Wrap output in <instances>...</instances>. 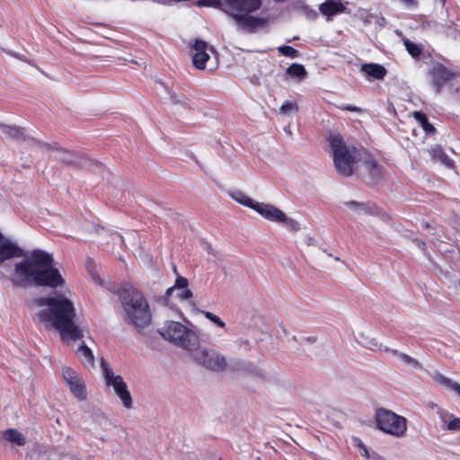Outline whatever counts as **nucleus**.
I'll return each instance as SVG.
<instances>
[{
    "mask_svg": "<svg viewBox=\"0 0 460 460\" xmlns=\"http://www.w3.org/2000/svg\"><path fill=\"white\" fill-rule=\"evenodd\" d=\"M429 154L433 161L440 162L447 167L454 165V161L446 154L440 145H436L429 149Z\"/></svg>",
    "mask_w": 460,
    "mask_h": 460,
    "instance_id": "obj_21",
    "label": "nucleus"
},
{
    "mask_svg": "<svg viewBox=\"0 0 460 460\" xmlns=\"http://www.w3.org/2000/svg\"><path fill=\"white\" fill-rule=\"evenodd\" d=\"M174 272L177 273V268L174 266Z\"/></svg>",
    "mask_w": 460,
    "mask_h": 460,
    "instance_id": "obj_43",
    "label": "nucleus"
},
{
    "mask_svg": "<svg viewBox=\"0 0 460 460\" xmlns=\"http://www.w3.org/2000/svg\"><path fill=\"white\" fill-rule=\"evenodd\" d=\"M286 75L302 80L306 77L307 72L302 64L293 63L286 69Z\"/></svg>",
    "mask_w": 460,
    "mask_h": 460,
    "instance_id": "obj_29",
    "label": "nucleus"
},
{
    "mask_svg": "<svg viewBox=\"0 0 460 460\" xmlns=\"http://www.w3.org/2000/svg\"><path fill=\"white\" fill-rule=\"evenodd\" d=\"M261 0H225L226 12L233 18L237 14L251 13L259 10Z\"/></svg>",
    "mask_w": 460,
    "mask_h": 460,
    "instance_id": "obj_11",
    "label": "nucleus"
},
{
    "mask_svg": "<svg viewBox=\"0 0 460 460\" xmlns=\"http://www.w3.org/2000/svg\"><path fill=\"white\" fill-rule=\"evenodd\" d=\"M40 305L47 306L39 314L40 320L50 323L62 340L76 341L83 338V331L75 323L74 303L63 294L41 298Z\"/></svg>",
    "mask_w": 460,
    "mask_h": 460,
    "instance_id": "obj_1",
    "label": "nucleus"
},
{
    "mask_svg": "<svg viewBox=\"0 0 460 460\" xmlns=\"http://www.w3.org/2000/svg\"><path fill=\"white\" fill-rule=\"evenodd\" d=\"M252 209L258 212L262 217L271 222L281 223L287 220L286 214L270 204L256 201Z\"/></svg>",
    "mask_w": 460,
    "mask_h": 460,
    "instance_id": "obj_15",
    "label": "nucleus"
},
{
    "mask_svg": "<svg viewBox=\"0 0 460 460\" xmlns=\"http://www.w3.org/2000/svg\"><path fill=\"white\" fill-rule=\"evenodd\" d=\"M63 377L66 382L71 393L79 400L86 398V391L84 383L77 373L70 367H65L62 371Z\"/></svg>",
    "mask_w": 460,
    "mask_h": 460,
    "instance_id": "obj_12",
    "label": "nucleus"
},
{
    "mask_svg": "<svg viewBox=\"0 0 460 460\" xmlns=\"http://www.w3.org/2000/svg\"><path fill=\"white\" fill-rule=\"evenodd\" d=\"M444 424H447L448 430H460V418L454 417L452 414L441 410L438 411Z\"/></svg>",
    "mask_w": 460,
    "mask_h": 460,
    "instance_id": "obj_24",
    "label": "nucleus"
},
{
    "mask_svg": "<svg viewBox=\"0 0 460 460\" xmlns=\"http://www.w3.org/2000/svg\"><path fill=\"white\" fill-rule=\"evenodd\" d=\"M77 357L84 364L93 367L94 364V356L90 348L83 343L76 350Z\"/></svg>",
    "mask_w": 460,
    "mask_h": 460,
    "instance_id": "obj_25",
    "label": "nucleus"
},
{
    "mask_svg": "<svg viewBox=\"0 0 460 460\" xmlns=\"http://www.w3.org/2000/svg\"><path fill=\"white\" fill-rule=\"evenodd\" d=\"M4 438L14 445L23 446L26 444V438L15 429H8L4 432Z\"/></svg>",
    "mask_w": 460,
    "mask_h": 460,
    "instance_id": "obj_23",
    "label": "nucleus"
},
{
    "mask_svg": "<svg viewBox=\"0 0 460 460\" xmlns=\"http://www.w3.org/2000/svg\"><path fill=\"white\" fill-rule=\"evenodd\" d=\"M176 290L178 291L176 296L181 301L189 300L193 296V293L190 289L188 288V286L185 288H176L175 291Z\"/></svg>",
    "mask_w": 460,
    "mask_h": 460,
    "instance_id": "obj_34",
    "label": "nucleus"
},
{
    "mask_svg": "<svg viewBox=\"0 0 460 460\" xmlns=\"http://www.w3.org/2000/svg\"><path fill=\"white\" fill-rule=\"evenodd\" d=\"M205 317L208 320H210L212 323H214L215 324H217L218 327L220 328H225L226 327V323L225 322H223L219 316L214 314L213 313L211 312H204L203 313Z\"/></svg>",
    "mask_w": 460,
    "mask_h": 460,
    "instance_id": "obj_36",
    "label": "nucleus"
},
{
    "mask_svg": "<svg viewBox=\"0 0 460 460\" xmlns=\"http://www.w3.org/2000/svg\"><path fill=\"white\" fill-rule=\"evenodd\" d=\"M13 261L7 279L13 287L25 288L29 286V252L0 231V264Z\"/></svg>",
    "mask_w": 460,
    "mask_h": 460,
    "instance_id": "obj_2",
    "label": "nucleus"
},
{
    "mask_svg": "<svg viewBox=\"0 0 460 460\" xmlns=\"http://www.w3.org/2000/svg\"><path fill=\"white\" fill-rule=\"evenodd\" d=\"M219 3V0H199L198 4L202 6H213Z\"/></svg>",
    "mask_w": 460,
    "mask_h": 460,
    "instance_id": "obj_39",
    "label": "nucleus"
},
{
    "mask_svg": "<svg viewBox=\"0 0 460 460\" xmlns=\"http://www.w3.org/2000/svg\"><path fill=\"white\" fill-rule=\"evenodd\" d=\"M376 421L379 429L395 437L403 436L407 429L406 419L389 410H377Z\"/></svg>",
    "mask_w": 460,
    "mask_h": 460,
    "instance_id": "obj_6",
    "label": "nucleus"
},
{
    "mask_svg": "<svg viewBox=\"0 0 460 460\" xmlns=\"http://www.w3.org/2000/svg\"><path fill=\"white\" fill-rule=\"evenodd\" d=\"M427 76L431 87L437 93H439L447 84L460 77V72L436 61L428 69Z\"/></svg>",
    "mask_w": 460,
    "mask_h": 460,
    "instance_id": "obj_7",
    "label": "nucleus"
},
{
    "mask_svg": "<svg viewBox=\"0 0 460 460\" xmlns=\"http://www.w3.org/2000/svg\"><path fill=\"white\" fill-rule=\"evenodd\" d=\"M160 333L165 340L187 350H192L199 345L197 335L179 322H170Z\"/></svg>",
    "mask_w": 460,
    "mask_h": 460,
    "instance_id": "obj_5",
    "label": "nucleus"
},
{
    "mask_svg": "<svg viewBox=\"0 0 460 460\" xmlns=\"http://www.w3.org/2000/svg\"><path fill=\"white\" fill-rule=\"evenodd\" d=\"M339 109H341L342 111H352V112H359L361 111L360 108L354 106V105H350V104L340 106Z\"/></svg>",
    "mask_w": 460,
    "mask_h": 460,
    "instance_id": "obj_38",
    "label": "nucleus"
},
{
    "mask_svg": "<svg viewBox=\"0 0 460 460\" xmlns=\"http://www.w3.org/2000/svg\"><path fill=\"white\" fill-rule=\"evenodd\" d=\"M361 70L374 79L382 80L387 74L386 69L379 64L369 63L362 65Z\"/></svg>",
    "mask_w": 460,
    "mask_h": 460,
    "instance_id": "obj_22",
    "label": "nucleus"
},
{
    "mask_svg": "<svg viewBox=\"0 0 460 460\" xmlns=\"http://www.w3.org/2000/svg\"><path fill=\"white\" fill-rule=\"evenodd\" d=\"M365 165L367 169L369 175L373 179H378L382 175V167L378 162L368 155V158L365 160Z\"/></svg>",
    "mask_w": 460,
    "mask_h": 460,
    "instance_id": "obj_26",
    "label": "nucleus"
},
{
    "mask_svg": "<svg viewBox=\"0 0 460 460\" xmlns=\"http://www.w3.org/2000/svg\"><path fill=\"white\" fill-rule=\"evenodd\" d=\"M360 447L362 448L363 450V453L362 455L366 457H368V451H367V448L364 446V445H360Z\"/></svg>",
    "mask_w": 460,
    "mask_h": 460,
    "instance_id": "obj_40",
    "label": "nucleus"
},
{
    "mask_svg": "<svg viewBox=\"0 0 460 460\" xmlns=\"http://www.w3.org/2000/svg\"><path fill=\"white\" fill-rule=\"evenodd\" d=\"M345 6L340 0H325L319 5L321 13L327 17H332L345 11Z\"/></svg>",
    "mask_w": 460,
    "mask_h": 460,
    "instance_id": "obj_19",
    "label": "nucleus"
},
{
    "mask_svg": "<svg viewBox=\"0 0 460 460\" xmlns=\"http://www.w3.org/2000/svg\"><path fill=\"white\" fill-rule=\"evenodd\" d=\"M404 46L406 50L412 58H419L421 54V49L416 43L411 41L410 40H404Z\"/></svg>",
    "mask_w": 460,
    "mask_h": 460,
    "instance_id": "obj_32",
    "label": "nucleus"
},
{
    "mask_svg": "<svg viewBox=\"0 0 460 460\" xmlns=\"http://www.w3.org/2000/svg\"><path fill=\"white\" fill-rule=\"evenodd\" d=\"M209 49H210L211 51H214V48H213V47H210V48H209Z\"/></svg>",
    "mask_w": 460,
    "mask_h": 460,
    "instance_id": "obj_42",
    "label": "nucleus"
},
{
    "mask_svg": "<svg viewBox=\"0 0 460 460\" xmlns=\"http://www.w3.org/2000/svg\"><path fill=\"white\" fill-rule=\"evenodd\" d=\"M297 111L298 105L296 102L287 101L280 107V112L283 114H288L290 111Z\"/></svg>",
    "mask_w": 460,
    "mask_h": 460,
    "instance_id": "obj_35",
    "label": "nucleus"
},
{
    "mask_svg": "<svg viewBox=\"0 0 460 460\" xmlns=\"http://www.w3.org/2000/svg\"><path fill=\"white\" fill-rule=\"evenodd\" d=\"M348 206L354 205V206H360L361 204L357 201H349L347 203Z\"/></svg>",
    "mask_w": 460,
    "mask_h": 460,
    "instance_id": "obj_41",
    "label": "nucleus"
},
{
    "mask_svg": "<svg viewBox=\"0 0 460 460\" xmlns=\"http://www.w3.org/2000/svg\"><path fill=\"white\" fill-rule=\"evenodd\" d=\"M278 51L279 54L288 57V58H298V56H299L298 50L294 49L291 46H286V45L280 46L278 48Z\"/></svg>",
    "mask_w": 460,
    "mask_h": 460,
    "instance_id": "obj_33",
    "label": "nucleus"
},
{
    "mask_svg": "<svg viewBox=\"0 0 460 460\" xmlns=\"http://www.w3.org/2000/svg\"><path fill=\"white\" fill-rule=\"evenodd\" d=\"M208 49V43L199 39H196L192 45V64L199 70L206 68L207 62L209 59V55L207 50Z\"/></svg>",
    "mask_w": 460,
    "mask_h": 460,
    "instance_id": "obj_14",
    "label": "nucleus"
},
{
    "mask_svg": "<svg viewBox=\"0 0 460 460\" xmlns=\"http://www.w3.org/2000/svg\"><path fill=\"white\" fill-rule=\"evenodd\" d=\"M413 118L420 123L423 130L430 135L436 132V128L429 121L427 115L422 111H414Z\"/></svg>",
    "mask_w": 460,
    "mask_h": 460,
    "instance_id": "obj_27",
    "label": "nucleus"
},
{
    "mask_svg": "<svg viewBox=\"0 0 460 460\" xmlns=\"http://www.w3.org/2000/svg\"><path fill=\"white\" fill-rule=\"evenodd\" d=\"M57 150L62 153L66 157L62 158L63 162L66 164H75V156L69 152H66L63 149L52 146L49 144L42 143L40 140L31 137V153H34L35 155H49L51 151Z\"/></svg>",
    "mask_w": 460,
    "mask_h": 460,
    "instance_id": "obj_13",
    "label": "nucleus"
},
{
    "mask_svg": "<svg viewBox=\"0 0 460 460\" xmlns=\"http://www.w3.org/2000/svg\"><path fill=\"white\" fill-rule=\"evenodd\" d=\"M101 366L103 370L106 385L113 387L114 392L119 397L125 408H131V394L128 390L127 384L124 382L122 376H114L113 372L109 368L107 362L103 358L101 361Z\"/></svg>",
    "mask_w": 460,
    "mask_h": 460,
    "instance_id": "obj_8",
    "label": "nucleus"
},
{
    "mask_svg": "<svg viewBox=\"0 0 460 460\" xmlns=\"http://www.w3.org/2000/svg\"><path fill=\"white\" fill-rule=\"evenodd\" d=\"M433 378L438 385L455 391L460 396V385L458 383L439 373L435 374Z\"/></svg>",
    "mask_w": 460,
    "mask_h": 460,
    "instance_id": "obj_28",
    "label": "nucleus"
},
{
    "mask_svg": "<svg viewBox=\"0 0 460 460\" xmlns=\"http://www.w3.org/2000/svg\"><path fill=\"white\" fill-rule=\"evenodd\" d=\"M31 281L40 287H49L56 288L63 286L65 279L61 276L59 270L52 266L34 270Z\"/></svg>",
    "mask_w": 460,
    "mask_h": 460,
    "instance_id": "obj_9",
    "label": "nucleus"
},
{
    "mask_svg": "<svg viewBox=\"0 0 460 460\" xmlns=\"http://www.w3.org/2000/svg\"><path fill=\"white\" fill-rule=\"evenodd\" d=\"M54 259L51 254L40 250L34 249L31 251V278L34 270L52 266Z\"/></svg>",
    "mask_w": 460,
    "mask_h": 460,
    "instance_id": "obj_16",
    "label": "nucleus"
},
{
    "mask_svg": "<svg viewBox=\"0 0 460 460\" xmlns=\"http://www.w3.org/2000/svg\"><path fill=\"white\" fill-rule=\"evenodd\" d=\"M116 294L132 325L137 329H143L151 323V309L142 291L131 284H124L116 291Z\"/></svg>",
    "mask_w": 460,
    "mask_h": 460,
    "instance_id": "obj_3",
    "label": "nucleus"
},
{
    "mask_svg": "<svg viewBox=\"0 0 460 460\" xmlns=\"http://www.w3.org/2000/svg\"><path fill=\"white\" fill-rule=\"evenodd\" d=\"M282 223L285 224L291 231H297L299 229V224L296 220L288 218V217L287 220Z\"/></svg>",
    "mask_w": 460,
    "mask_h": 460,
    "instance_id": "obj_37",
    "label": "nucleus"
},
{
    "mask_svg": "<svg viewBox=\"0 0 460 460\" xmlns=\"http://www.w3.org/2000/svg\"><path fill=\"white\" fill-rule=\"evenodd\" d=\"M328 141L332 150L335 169L344 177L351 176L355 171L354 165L361 160L365 150L347 146L340 134L330 136Z\"/></svg>",
    "mask_w": 460,
    "mask_h": 460,
    "instance_id": "obj_4",
    "label": "nucleus"
},
{
    "mask_svg": "<svg viewBox=\"0 0 460 460\" xmlns=\"http://www.w3.org/2000/svg\"><path fill=\"white\" fill-rule=\"evenodd\" d=\"M379 349H384L385 351L391 352L394 355L398 356L407 365H412L413 367H420V363L415 358H411V356H409L405 353L399 352L396 349H390L387 347L382 348V345L379 346Z\"/></svg>",
    "mask_w": 460,
    "mask_h": 460,
    "instance_id": "obj_30",
    "label": "nucleus"
},
{
    "mask_svg": "<svg viewBox=\"0 0 460 460\" xmlns=\"http://www.w3.org/2000/svg\"><path fill=\"white\" fill-rule=\"evenodd\" d=\"M231 196L235 201L250 208H253L256 203L255 200H253L242 191H236L233 193Z\"/></svg>",
    "mask_w": 460,
    "mask_h": 460,
    "instance_id": "obj_31",
    "label": "nucleus"
},
{
    "mask_svg": "<svg viewBox=\"0 0 460 460\" xmlns=\"http://www.w3.org/2000/svg\"><path fill=\"white\" fill-rule=\"evenodd\" d=\"M186 286H189L188 279L185 277L177 276L174 285L167 288L164 295L156 296L155 300L163 306H168L169 299L172 296V293L175 291L176 288H185Z\"/></svg>",
    "mask_w": 460,
    "mask_h": 460,
    "instance_id": "obj_20",
    "label": "nucleus"
},
{
    "mask_svg": "<svg viewBox=\"0 0 460 460\" xmlns=\"http://www.w3.org/2000/svg\"><path fill=\"white\" fill-rule=\"evenodd\" d=\"M238 26L250 32L254 31L258 27L263 26L266 23L264 18L254 17L250 13L237 14L234 18Z\"/></svg>",
    "mask_w": 460,
    "mask_h": 460,
    "instance_id": "obj_17",
    "label": "nucleus"
},
{
    "mask_svg": "<svg viewBox=\"0 0 460 460\" xmlns=\"http://www.w3.org/2000/svg\"><path fill=\"white\" fill-rule=\"evenodd\" d=\"M199 365L213 371H223L226 367V358L218 352L211 349H200L194 355Z\"/></svg>",
    "mask_w": 460,
    "mask_h": 460,
    "instance_id": "obj_10",
    "label": "nucleus"
},
{
    "mask_svg": "<svg viewBox=\"0 0 460 460\" xmlns=\"http://www.w3.org/2000/svg\"><path fill=\"white\" fill-rule=\"evenodd\" d=\"M219 460H222V459H219Z\"/></svg>",
    "mask_w": 460,
    "mask_h": 460,
    "instance_id": "obj_44",
    "label": "nucleus"
},
{
    "mask_svg": "<svg viewBox=\"0 0 460 460\" xmlns=\"http://www.w3.org/2000/svg\"><path fill=\"white\" fill-rule=\"evenodd\" d=\"M0 137L3 140L24 141L25 132L16 126L0 124Z\"/></svg>",
    "mask_w": 460,
    "mask_h": 460,
    "instance_id": "obj_18",
    "label": "nucleus"
}]
</instances>
